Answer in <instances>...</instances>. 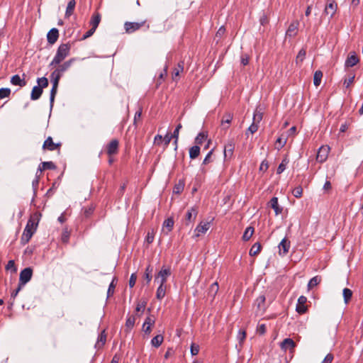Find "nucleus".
<instances>
[{
	"label": "nucleus",
	"instance_id": "63",
	"mask_svg": "<svg viewBox=\"0 0 363 363\" xmlns=\"http://www.w3.org/2000/svg\"><path fill=\"white\" fill-rule=\"evenodd\" d=\"M258 124L257 122H252L251 125L248 128V131L250 132L252 134L255 133L258 130Z\"/></svg>",
	"mask_w": 363,
	"mask_h": 363
},
{
	"label": "nucleus",
	"instance_id": "11",
	"mask_svg": "<svg viewBox=\"0 0 363 363\" xmlns=\"http://www.w3.org/2000/svg\"><path fill=\"white\" fill-rule=\"evenodd\" d=\"M210 228V223L201 222L194 230V238H199L201 234H204Z\"/></svg>",
	"mask_w": 363,
	"mask_h": 363
},
{
	"label": "nucleus",
	"instance_id": "22",
	"mask_svg": "<svg viewBox=\"0 0 363 363\" xmlns=\"http://www.w3.org/2000/svg\"><path fill=\"white\" fill-rule=\"evenodd\" d=\"M269 203L270 207L274 209L277 216L282 213L283 208L279 205L277 197H272Z\"/></svg>",
	"mask_w": 363,
	"mask_h": 363
},
{
	"label": "nucleus",
	"instance_id": "28",
	"mask_svg": "<svg viewBox=\"0 0 363 363\" xmlns=\"http://www.w3.org/2000/svg\"><path fill=\"white\" fill-rule=\"evenodd\" d=\"M76 6L75 0H70L67 6L66 11H65V17L68 18L72 15L74 8Z\"/></svg>",
	"mask_w": 363,
	"mask_h": 363
},
{
	"label": "nucleus",
	"instance_id": "54",
	"mask_svg": "<svg viewBox=\"0 0 363 363\" xmlns=\"http://www.w3.org/2000/svg\"><path fill=\"white\" fill-rule=\"evenodd\" d=\"M218 282L213 283L209 289V293L213 296H215L218 291Z\"/></svg>",
	"mask_w": 363,
	"mask_h": 363
},
{
	"label": "nucleus",
	"instance_id": "48",
	"mask_svg": "<svg viewBox=\"0 0 363 363\" xmlns=\"http://www.w3.org/2000/svg\"><path fill=\"white\" fill-rule=\"evenodd\" d=\"M184 184L183 182H179L178 184L174 185L173 188V193L176 194H179L182 193L184 190Z\"/></svg>",
	"mask_w": 363,
	"mask_h": 363
},
{
	"label": "nucleus",
	"instance_id": "39",
	"mask_svg": "<svg viewBox=\"0 0 363 363\" xmlns=\"http://www.w3.org/2000/svg\"><path fill=\"white\" fill-rule=\"evenodd\" d=\"M117 278L115 277L112 279V281L109 284L108 291H107V298L111 296L114 294V290L116 286Z\"/></svg>",
	"mask_w": 363,
	"mask_h": 363
},
{
	"label": "nucleus",
	"instance_id": "31",
	"mask_svg": "<svg viewBox=\"0 0 363 363\" xmlns=\"http://www.w3.org/2000/svg\"><path fill=\"white\" fill-rule=\"evenodd\" d=\"M263 118V113L262 108L257 107L253 115V121L259 123Z\"/></svg>",
	"mask_w": 363,
	"mask_h": 363
},
{
	"label": "nucleus",
	"instance_id": "47",
	"mask_svg": "<svg viewBox=\"0 0 363 363\" xmlns=\"http://www.w3.org/2000/svg\"><path fill=\"white\" fill-rule=\"evenodd\" d=\"M57 91V87L53 86L51 89L50 91V108H52L54 104L55 97Z\"/></svg>",
	"mask_w": 363,
	"mask_h": 363
},
{
	"label": "nucleus",
	"instance_id": "37",
	"mask_svg": "<svg viewBox=\"0 0 363 363\" xmlns=\"http://www.w3.org/2000/svg\"><path fill=\"white\" fill-rule=\"evenodd\" d=\"M208 134L206 132L199 133L195 138L196 145H201L206 140Z\"/></svg>",
	"mask_w": 363,
	"mask_h": 363
},
{
	"label": "nucleus",
	"instance_id": "9",
	"mask_svg": "<svg viewBox=\"0 0 363 363\" xmlns=\"http://www.w3.org/2000/svg\"><path fill=\"white\" fill-rule=\"evenodd\" d=\"M307 298L304 296H301L298 299L296 307V311L299 314H303L307 311V306L306 305Z\"/></svg>",
	"mask_w": 363,
	"mask_h": 363
},
{
	"label": "nucleus",
	"instance_id": "27",
	"mask_svg": "<svg viewBox=\"0 0 363 363\" xmlns=\"http://www.w3.org/2000/svg\"><path fill=\"white\" fill-rule=\"evenodd\" d=\"M101 14L98 12H96L93 14L91 21H90V25L92 28L96 29L100 21H101Z\"/></svg>",
	"mask_w": 363,
	"mask_h": 363
},
{
	"label": "nucleus",
	"instance_id": "46",
	"mask_svg": "<svg viewBox=\"0 0 363 363\" xmlns=\"http://www.w3.org/2000/svg\"><path fill=\"white\" fill-rule=\"evenodd\" d=\"M174 220L172 218H168L163 223V227H165L168 229V231H171L174 226Z\"/></svg>",
	"mask_w": 363,
	"mask_h": 363
},
{
	"label": "nucleus",
	"instance_id": "12",
	"mask_svg": "<svg viewBox=\"0 0 363 363\" xmlns=\"http://www.w3.org/2000/svg\"><path fill=\"white\" fill-rule=\"evenodd\" d=\"M235 149V143L233 140L229 141L224 147V160H230L233 155Z\"/></svg>",
	"mask_w": 363,
	"mask_h": 363
},
{
	"label": "nucleus",
	"instance_id": "10",
	"mask_svg": "<svg viewBox=\"0 0 363 363\" xmlns=\"http://www.w3.org/2000/svg\"><path fill=\"white\" fill-rule=\"evenodd\" d=\"M337 6L335 1L333 0L330 2H328L327 4L325 5L323 14L326 16H330V18H332L337 11Z\"/></svg>",
	"mask_w": 363,
	"mask_h": 363
},
{
	"label": "nucleus",
	"instance_id": "35",
	"mask_svg": "<svg viewBox=\"0 0 363 363\" xmlns=\"http://www.w3.org/2000/svg\"><path fill=\"white\" fill-rule=\"evenodd\" d=\"M163 340H164L163 335H157L152 339L151 344L152 346H154L155 347H159L162 345Z\"/></svg>",
	"mask_w": 363,
	"mask_h": 363
},
{
	"label": "nucleus",
	"instance_id": "14",
	"mask_svg": "<svg viewBox=\"0 0 363 363\" xmlns=\"http://www.w3.org/2000/svg\"><path fill=\"white\" fill-rule=\"evenodd\" d=\"M359 61V58L354 52H350L345 60V67H352L356 65Z\"/></svg>",
	"mask_w": 363,
	"mask_h": 363
},
{
	"label": "nucleus",
	"instance_id": "6",
	"mask_svg": "<svg viewBox=\"0 0 363 363\" xmlns=\"http://www.w3.org/2000/svg\"><path fill=\"white\" fill-rule=\"evenodd\" d=\"M119 142L117 139H113L106 145V153L108 156L116 155L118 152Z\"/></svg>",
	"mask_w": 363,
	"mask_h": 363
},
{
	"label": "nucleus",
	"instance_id": "29",
	"mask_svg": "<svg viewBox=\"0 0 363 363\" xmlns=\"http://www.w3.org/2000/svg\"><path fill=\"white\" fill-rule=\"evenodd\" d=\"M106 340V335L105 334V331H103L101 333V334L99 335L96 343L95 345L96 348H101L102 347Z\"/></svg>",
	"mask_w": 363,
	"mask_h": 363
},
{
	"label": "nucleus",
	"instance_id": "15",
	"mask_svg": "<svg viewBox=\"0 0 363 363\" xmlns=\"http://www.w3.org/2000/svg\"><path fill=\"white\" fill-rule=\"evenodd\" d=\"M290 246V241L288 240L287 238H284V239H282V240L280 242L278 246L279 249V254L283 256L286 255L289 252Z\"/></svg>",
	"mask_w": 363,
	"mask_h": 363
},
{
	"label": "nucleus",
	"instance_id": "19",
	"mask_svg": "<svg viewBox=\"0 0 363 363\" xmlns=\"http://www.w3.org/2000/svg\"><path fill=\"white\" fill-rule=\"evenodd\" d=\"M155 319L150 316H147L143 325V330L146 335H150L151 333V326L155 324Z\"/></svg>",
	"mask_w": 363,
	"mask_h": 363
},
{
	"label": "nucleus",
	"instance_id": "40",
	"mask_svg": "<svg viewBox=\"0 0 363 363\" xmlns=\"http://www.w3.org/2000/svg\"><path fill=\"white\" fill-rule=\"evenodd\" d=\"M146 305H147V301L145 300H142L137 303V306L135 308V311L137 313L141 312L140 314H138V316H140L143 314V313L144 312V311L145 309Z\"/></svg>",
	"mask_w": 363,
	"mask_h": 363
},
{
	"label": "nucleus",
	"instance_id": "32",
	"mask_svg": "<svg viewBox=\"0 0 363 363\" xmlns=\"http://www.w3.org/2000/svg\"><path fill=\"white\" fill-rule=\"evenodd\" d=\"M200 147L194 145L189 149V157L191 160L196 159L200 154Z\"/></svg>",
	"mask_w": 363,
	"mask_h": 363
},
{
	"label": "nucleus",
	"instance_id": "2",
	"mask_svg": "<svg viewBox=\"0 0 363 363\" xmlns=\"http://www.w3.org/2000/svg\"><path fill=\"white\" fill-rule=\"evenodd\" d=\"M171 275V269L169 267H162L160 272L155 276V281L159 285L166 286L165 283L167 278Z\"/></svg>",
	"mask_w": 363,
	"mask_h": 363
},
{
	"label": "nucleus",
	"instance_id": "56",
	"mask_svg": "<svg viewBox=\"0 0 363 363\" xmlns=\"http://www.w3.org/2000/svg\"><path fill=\"white\" fill-rule=\"evenodd\" d=\"M213 149H212L211 150H210L208 154L206 155V156L205 157L203 161V163L202 164H209L210 162H212V159H211V155L213 154Z\"/></svg>",
	"mask_w": 363,
	"mask_h": 363
},
{
	"label": "nucleus",
	"instance_id": "51",
	"mask_svg": "<svg viewBox=\"0 0 363 363\" xmlns=\"http://www.w3.org/2000/svg\"><path fill=\"white\" fill-rule=\"evenodd\" d=\"M11 94V89L9 88L0 89V99L9 97Z\"/></svg>",
	"mask_w": 363,
	"mask_h": 363
},
{
	"label": "nucleus",
	"instance_id": "44",
	"mask_svg": "<svg viewBox=\"0 0 363 363\" xmlns=\"http://www.w3.org/2000/svg\"><path fill=\"white\" fill-rule=\"evenodd\" d=\"M321 281V278L318 276H315L311 279L308 284V287L309 289H312L313 287L317 286Z\"/></svg>",
	"mask_w": 363,
	"mask_h": 363
},
{
	"label": "nucleus",
	"instance_id": "38",
	"mask_svg": "<svg viewBox=\"0 0 363 363\" xmlns=\"http://www.w3.org/2000/svg\"><path fill=\"white\" fill-rule=\"evenodd\" d=\"M322 77L323 72L320 70H317L315 72L313 75V84L315 86H318L320 84Z\"/></svg>",
	"mask_w": 363,
	"mask_h": 363
},
{
	"label": "nucleus",
	"instance_id": "20",
	"mask_svg": "<svg viewBox=\"0 0 363 363\" xmlns=\"http://www.w3.org/2000/svg\"><path fill=\"white\" fill-rule=\"evenodd\" d=\"M295 346L296 343L291 338H286L280 343L281 350L284 351L294 350Z\"/></svg>",
	"mask_w": 363,
	"mask_h": 363
},
{
	"label": "nucleus",
	"instance_id": "16",
	"mask_svg": "<svg viewBox=\"0 0 363 363\" xmlns=\"http://www.w3.org/2000/svg\"><path fill=\"white\" fill-rule=\"evenodd\" d=\"M59 38V30L58 29L53 28L50 30V31L47 34V40L48 42L53 45L55 43Z\"/></svg>",
	"mask_w": 363,
	"mask_h": 363
},
{
	"label": "nucleus",
	"instance_id": "13",
	"mask_svg": "<svg viewBox=\"0 0 363 363\" xmlns=\"http://www.w3.org/2000/svg\"><path fill=\"white\" fill-rule=\"evenodd\" d=\"M298 26L299 22L298 21L291 22L286 32V37H295L298 33Z\"/></svg>",
	"mask_w": 363,
	"mask_h": 363
},
{
	"label": "nucleus",
	"instance_id": "33",
	"mask_svg": "<svg viewBox=\"0 0 363 363\" xmlns=\"http://www.w3.org/2000/svg\"><path fill=\"white\" fill-rule=\"evenodd\" d=\"M254 232H255V229H254L253 227H252V226L247 227L245 229V232H244V233L242 235V240L244 241L249 240L251 238V237L252 236Z\"/></svg>",
	"mask_w": 363,
	"mask_h": 363
},
{
	"label": "nucleus",
	"instance_id": "53",
	"mask_svg": "<svg viewBox=\"0 0 363 363\" xmlns=\"http://www.w3.org/2000/svg\"><path fill=\"white\" fill-rule=\"evenodd\" d=\"M302 194H303V189L301 186H296L295 187L293 191H292V194L296 197V198H300L302 196Z\"/></svg>",
	"mask_w": 363,
	"mask_h": 363
},
{
	"label": "nucleus",
	"instance_id": "4",
	"mask_svg": "<svg viewBox=\"0 0 363 363\" xmlns=\"http://www.w3.org/2000/svg\"><path fill=\"white\" fill-rule=\"evenodd\" d=\"M75 60L76 58L73 57L67 61H65L62 64L60 63V65H57V67L54 70V72L62 76L63 73L69 69V67L72 66L73 62H75Z\"/></svg>",
	"mask_w": 363,
	"mask_h": 363
},
{
	"label": "nucleus",
	"instance_id": "50",
	"mask_svg": "<svg viewBox=\"0 0 363 363\" xmlns=\"http://www.w3.org/2000/svg\"><path fill=\"white\" fill-rule=\"evenodd\" d=\"M233 119V115L230 114V113H225L223 116V118H222V121H221V125H224V124H229L231 121Z\"/></svg>",
	"mask_w": 363,
	"mask_h": 363
},
{
	"label": "nucleus",
	"instance_id": "26",
	"mask_svg": "<svg viewBox=\"0 0 363 363\" xmlns=\"http://www.w3.org/2000/svg\"><path fill=\"white\" fill-rule=\"evenodd\" d=\"M135 315H134L128 316L125 322V331L127 333L130 332L133 329L135 323Z\"/></svg>",
	"mask_w": 363,
	"mask_h": 363
},
{
	"label": "nucleus",
	"instance_id": "3",
	"mask_svg": "<svg viewBox=\"0 0 363 363\" xmlns=\"http://www.w3.org/2000/svg\"><path fill=\"white\" fill-rule=\"evenodd\" d=\"M33 269L30 267H26L21 270L19 275V284L25 286L32 278Z\"/></svg>",
	"mask_w": 363,
	"mask_h": 363
},
{
	"label": "nucleus",
	"instance_id": "58",
	"mask_svg": "<svg viewBox=\"0 0 363 363\" xmlns=\"http://www.w3.org/2000/svg\"><path fill=\"white\" fill-rule=\"evenodd\" d=\"M155 238L154 230L149 231L145 238V240L148 244H150L153 242Z\"/></svg>",
	"mask_w": 363,
	"mask_h": 363
},
{
	"label": "nucleus",
	"instance_id": "59",
	"mask_svg": "<svg viewBox=\"0 0 363 363\" xmlns=\"http://www.w3.org/2000/svg\"><path fill=\"white\" fill-rule=\"evenodd\" d=\"M95 31H96V29L91 27V28H90L87 32H86L83 35V36L81 38V40H84L91 37L94 33Z\"/></svg>",
	"mask_w": 363,
	"mask_h": 363
},
{
	"label": "nucleus",
	"instance_id": "30",
	"mask_svg": "<svg viewBox=\"0 0 363 363\" xmlns=\"http://www.w3.org/2000/svg\"><path fill=\"white\" fill-rule=\"evenodd\" d=\"M262 249V245L259 242H255L250 250V255L252 257L257 256Z\"/></svg>",
	"mask_w": 363,
	"mask_h": 363
},
{
	"label": "nucleus",
	"instance_id": "60",
	"mask_svg": "<svg viewBox=\"0 0 363 363\" xmlns=\"http://www.w3.org/2000/svg\"><path fill=\"white\" fill-rule=\"evenodd\" d=\"M250 57L247 54H242L240 57V62L243 66L248 65Z\"/></svg>",
	"mask_w": 363,
	"mask_h": 363
},
{
	"label": "nucleus",
	"instance_id": "45",
	"mask_svg": "<svg viewBox=\"0 0 363 363\" xmlns=\"http://www.w3.org/2000/svg\"><path fill=\"white\" fill-rule=\"evenodd\" d=\"M37 82V86L41 87L42 89H43V88H46L48 86V80L45 77L38 78Z\"/></svg>",
	"mask_w": 363,
	"mask_h": 363
},
{
	"label": "nucleus",
	"instance_id": "21",
	"mask_svg": "<svg viewBox=\"0 0 363 363\" xmlns=\"http://www.w3.org/2000/svg\"><path fill=\"white\" fill-rule=\"evenodd\" d=\"M33 229L25 228L23 235L21 238V242L22 245H26L29 242L33 235L34 234Z\"/></svg>",
	"mask_w": 363,
	"mask_h": 363
},
{
	"label": "nucleus",
	"instance_id": "7",
	"mask_svg": "<svg viewBox=\"0 0 363 363\" xmlns=\"http://www.w3.org/2000/svg\"><path fill=\"white\" fill-rule=\"evenodd\" d=\"M330 147L328 146H321L317 152L316 160L318 162H324L328 156Z\"/></svg>",
	"mask_w": 363,
	"mask_h": 363
},
{
	"label": "nucleus",
	"instance_id": "34",
	"mask_svg": "<svg viewBox=\"0 0 363 363\" xmlns=\"http://www.w3.org/2000/svg\"><path fill=\"white\" fill-rule=\"evenodd\" d=\"M167 286L159 285L156 291V298L158 300H162L166 294Z\"/></svg>",
	"mask_w": 363,
	"mask_h": 363
},
{
	"label": "nucleus",
	"instance_id": "25",
	"mask_svg": "<svg viewBox=\"0 0 363 363\" xmlns=\"http://www.w3.org/2000/svg\"><path fill=\"white\" fill-rule=\"evenodd\" d=\"M42 94L43 89H41V87H39L38 86H33L30 94L31 100H38L41 96Z\"/></svg>",
	"mask_w": 363,
	"mask_h": 363
},
{
	"label": "nucleus",
	"instance_id": "43",
	"mask_svg": "<svg viewBox=\"0 0 363 363\" xmlns=\"http://www.w3.org/2000/svg\"><path fill=\"white\" fill-rule=\"evenodd\" d=\"M288 163H289V160L286 157L283 159L277 169V174H281L286 169V165Z\"/></svg>",
	"mask_w": 363,
	"mask_h": 363
},
{
	"label": "nucleus",
	"instance_id": "24",
	"mask_svg": "<svg viewBox=\"0 0 363 363\" xmlns=\"http://www.w3.org/2000/svg\"><path fill=\"white\" fill-rule=\"evenodd\" d=\"M11 83L15 86H19L21 87L26 85V82L24 79H21L18 74L13 75L11 79Z\"/></svg>",
	"mask_w": 363,
	"mask_h": 363
},
{
	"label": "nucleus",
	"instance_id": "36",
	"mask_svg": "<svg viewBox=\"0 0 363 363\" xmlns=\"http://www.w3.org/2000/svg\"><path fill=\"white\" fill-rule=\"evenodd\" d=\"M38 225V218L34 219L33 217H31L28 220L25 228L33 229V230H34V232H35Z\"/></svg>",
	"mask_w": 363,
	"mask_h": 363
},
{
	"label": "nucleus",
	"instance_id": "61",
	"mask_svg": "<svg viewBox=\"0 0 363 363\" xmlns=\"http://www.w3.org/2000/svg\"><path fill=\"white\" fill-rule=\"evenodd\" d=\"M173 138V136L172 135H169V133H167L164 137L162 139V141L164 142V145L165 147H167L171 141V140Z\"/></svg>",
	"mask_w": 363,
	"mask_h": 363
},
{
	"label": "nucleus",
	"instance_id": "42",
	"mask_svg": "<svg viewBox=\"0 0 363 363\" xmlns=\"http://www.w3.org/2000/svg\"><path fill=\"white\" fill-rule=\"evenodd\" d=\"M342 292L344 301L347 304L349 303L352 296V291L348 288H345Z\"/></svg>",
	"mask_w": 363,
	"mask_h": 363
},
{
	"label": "nucleus",
	"instance_id": "41",
	"mask_svg": "<svg viewBox=\"0 0 363 363\" xmlns=\"http://www.w3.org/2000/svg\"><path fill=\"white\" fill-rule=\"evenodd\" d=\"M62 77L61 75L58 74L57 73L55 72L54 71L50 74V79L51 82L52 83L53 86L58 87L59 82L60 78Z\"/></svg>",
	"mask_w": 363,
	"mask_h": 363
},
{
	"label": "nucleus",
	"instance_id": "57",
	"mask_svg": "<svg viewBox=\"0 0 363 363\" xmlns=\"http://www.w3.org/2000/svg\"><path fill=\"white\" fill-rule=\"evenodd\" d=\"M306 55V50L303 48L301 49L296 56V61L300 60L301 62H302L304 60Z\"/></svg>",
	"mask_w": 363,
	"mask_h": 363
},
{
	"label": "nucleus",
	"instance_id": "18",
	"mask_svg": "<svg viewBox=\"0 0 363 363\" xmlns=\"http://www.w3.org/2000/svg\"><path fill=\"white\" fill-rule=\"evenodd\" d=\"M266 298L264 295L259 296L254 302V306L257 307V311H264L266 309L265 306Z\"/></svg>",
	"mask_w": 363,
	"mask_h": 363
},
{
	"label": "nucleus",
	"instance_id": "8",
	"mask_svg": "<svg viewBox=\"0 0 363 363\" xmlns=\"http://www.w3.org/2000/svg\"><path fill=\"white\" fill-rule=\"evenodd\" d=\"M61 146V143H55L52 140V137L49 136L45 141L43 145V150H48L50 151H53L55 150L59 149Z\"/></svg>",
	"mask_w": 363,
	"mask_h": 363
},
{
	"label": "nucleus",
	"instance_id": "5",
	"mask_svg": "<svg viewBox=\"0 0 363 363\" xmlns=\"http://www.w3.org/2000/svg\"><path fill=\"white\" fill-rule=\"evenodd\" d=\"M198 211L196 207H191L188 209L184 218V224L186 225H189L190 223H193L195 220Z\"/></svg>",
	"mask_w": 363,
	"mask_h": 363
},
{
	"label": "nucleus",
	"instance_id": "1",
	"mask_svg": "<svg viewBox=\"0 0 363 363\" xmlns=\"http://www.w3.org/2000/svg\"><path fill=\"white\" fill-rule=\"evenodd\" d=\"M70 48V45L68 43L60 45L49 67H55L57 65H60L69 55Z\"/></svg>",
	"mask_w": 363,
	"mask_h": 363
},
{
	"label": "nucleus",
	"instance_id": "23",
	"mask_svg": "<svg viewBox=\"0 0 363 363\" xmlns=\"http://www.w3.org/2000/svg\"><path fill=\"white\" fill-rule=\"evenodd\" d=\"M56 167V165L52 162H43L38 168V172H42L45 169H55Z\"/></svg>",
	"mask_w": 363,
	"mask_h": 363
},
{
	"label": "nucleus",
	"instance_id": "52",
	"mask_svg": "<svg viewBox=\"0 0 363 363\" xmlns=\"http://www.w3.org/2000/svg\"><path fill=\"white\" fill-rule=\"evenodd\" d=\"M39 179H40V176L38 175V172H37L35 179H33L32 182V186L33 189L34 196H35V194H36L37 189H38V184H39Z\"/></svg>",
	"mask_w": 363,
	"mask_h": 363
},
{
	"label": "nucleus",
	"instance_id": "62",
	"mask_svg": "<svg viewBox=\"0 0 363 363\" xmlns=\"http://www.w3.org/2000/svg\"><path fill=\"white\" fill-rule=\"evenodd\" d=\"M199 352V346L198 345L192 343L191 345V355H193V356L196 355V354H198Z\"/></svg>",
	"mask_w": 363,
	"mask_h": 363
},
{
	"label": "nucleus",
	"instance_id": "17",
	"mask_svg": "<svg viewBox=\"0 0 363 363\" xmlns=\"http://www.w3.org/2000/svg\"><path fill=\"white\" fill-rule=\"evenodd\" d=\"M143 22H126L124 25L126 33H132L143 26Z\"/></svg>",
	"mask_w": 363,
	"mask_h": 363
},
{
	"label": "nucleus",
	"instance_id": "49",
	"mask_svg": "<svg viewBox=\"0 0 363 363\" xmlns=\"http://www.w3.org/2000/svg\"><path fill=\"white\" fill-rule=\"evenodd\" d=\"M286 143V138H282V136L279 137L276 140V144L277 145V150L281 149Z\"/></svg>",
	"mask_w": 363,
	"mask_h": 363
},
{
	"label": "nucleus",
	"instance_id": "64",
	"mask_svg": "<svg viewBox=\"0 0 363 363\" xmlns=\"http://www.w3.org/2000/svg\"><path fill=\"white\" fill-rule=\"evenodd\" d=\"M334 356L332 353H328L321 363H332Z\"/></svg>",
	"mask_w": 363,
	"mask_h": 363
},
{
	"label": "nucleus",
	"instance_id": "55",
	"mask_svg": "<svg viewBox=\"0 0 363 363\" xmlns=\"http://www.w3.org/2000/svg\"><path fill=\"white\" fill-rule=\"evenodd\" d=\"M183 65L181 63L178 64V67L175 68L174 69L173 74H172V79L176 80V77L179 75V72L183 71Z\"/></svg>",
	"mask_w": 363,
	"mask_h": 363
}]
</instances>
